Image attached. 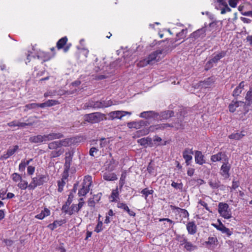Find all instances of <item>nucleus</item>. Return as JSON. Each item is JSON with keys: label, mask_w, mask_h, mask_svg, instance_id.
Masks as SVG:
<instances>
[{"label": "nucleus", "mask_w": 252, "mask_h": 252, "mask_svg": "<svg viewBox=\"0 0 252 252\" xmlns=\"http://www.w3.org/2000/svg\"><path fill=\"white\" fill-rule=\"evenodd\" d=\"M226 52L224 51H221L218 53L214 55L212 59L207 62L206 65H208V67L212 66L211 64L213 63H217L220 59L223 58L226 55Z\"/></svg>", "instance_id": "obj_9"}, {"label": "nucleus", "mask_w": 252, "mask_h": 252, "mask_svg": "<svg viewBox=\"0 0 252 252\" xmlns=\"http://www.w3.org/2000/svg\"><path fill=\"white\" fill-rule=\"evenodd\" d=\"M219 182L218 181H213L210 180L209 181V184L210 186L213 189H217L219 187L220 184Z\"/></svg>", "instance_id": "obj_48"}, {"label": "nucleus", "mask_w": 252, "mask_h": 252, "mask_svg": "<svg viewBox=\"0 0 252 252\" xmlns=\"http://www.w3.org/2000/svg\"><path fill=\"white\" fill-rule=\"evenodd\" d=\"M207 31V27L205 25L201 29H198L191 34V36L195 38H203L206 35V32Z\"/></svg>", "instance_id": "obj_13"}, {"label": "nucleus", "mask_w": 252, "mask_h": 252, "mask_svg": "<svg viewBox=\"0 0 252 252\" xmlns=\"http://www.w3.org/2000/svg\"><path fill=\"white\" fill-rule=\"evenodd\" d=\"M218 212L225 219L232 218V212L229 205L226 203L220 202L218 205Z\"/></svg>", "instance_id": "obj_2"}, {"label": "nucleus", "mask_w": 252, "mask_h": 252, "mask_svg": "<svg viewBox=\"0 0 252 252\" xmlns=\"http://www.w3.org/2000/svg\"><path fill=\"white\" fill-rule=\"evenodd\" d=\"M231 166L228 162V159H225L220 167V174L224 178H228L230 176L229 171Z\"/></svg>", "instance_id": "obj_7"}, {"label": "nucleus", "mask_w": 252, "mask_h": 252, "mask_svg": "<svg viewBox=\"0 0 252 252\" xmlns=\"http://www.w3.org/2000/svg\"><path fill=\"white\" fill-rule=\"evenodd\" d=\"M149 133V129L145 128H143L141 130L137 131L136 132L135 135L137 136H140L147 135Z\"/></svg>", "instance_id": "obj_45"}, {"label": "nucleus", "mask_w": 252, "mask_h": 252, "mask_svg": "<svg viewBox=\"0 0 252 252\" xmlns=\"http://www.w3.org/2000/svg\"><path fill=\"white\" fill-rule=\"evenodd\" d=\"M36 57L37 59L41 60L43 62L48 61L52 58L49 53L39 50L37 52Z\"/></svg>", "instance_id": "obj_16"}, {"label": "nucleus", "mask_w": 252, "mask_h": 252, "mask_svg": "<svg viewBox=\"0 0 252 252\" xmlns=\"http://www.w3.org/2000/svg\"><path fill=\"white\" fill-rule=\"evenodd\" d=\"M19 148V146L17 145L14 146L13 148H9L7 150V152L11 156L14 154V153L17 151Z\"/></svg>", "instance_id": "obj_53"}, {"label": "nucleus", "mask_w": 252, "mask_h": 252, "mask_svg": "<svg viewBox=\"0 0 252 252\" xmlns=\"http://www.w3.org/2000/svg\"><path fill=\"white\" fill-rule=\"evenodd\" d=\"M225 159H228V158L225 154L221 152H220L217 154L214 155L212 156L211 158V160L213 162L219 161L221 160H223V162H224Z\"/></svg>", "instance_id": "obj_18"}, {"label": "nucleus", "mask_w": 252, "mask_h": 252, "mask_svg": "<svg viewBox=\"0 0 252 252\" xmlns=\"http://www.w3.org/2000/svg\"><path fill=\"white\" fill-rule=\"evenodd\" d=\"M71 159L72 158L70 156H66L65 157V162L64 163V172H68L70 168Z\"/></svg>", "instance_id": "obj_38"}, {"label": "nucleus", "mask_w": 252, "mask_h": 252, "mask_svg": "<svg viewBox=\"0 0 252 252\" xmlns=\"http://www.w3.org/2000/svg\"><path fill=\"white\" fill-rule=\"evenodd\" d=\"M64 153V149L60 148L52 151L50 155L51 158H55L59 157Z\"/></svg>", "instance_id": "obj_29"}, {"label": "nucleus", "mask_w": 252, "mask_h": 252, "mask_svg": "<svg viewBox=\"0 0 252 252\" xmlns=\"http://www.w3.org/2000/svg\"><path fill=\"white\" fill-rule=\"evenodd\" d=\"M166 51L158 50L151 53L148 57L150 64H153L160 61L164 56Z\"/></svg>", "instance_id": "obj_4"}, {"label": "nucleus", "mask_w": 252, "mask_h": 252, "mask_svg": "<svg viewBox=\"0 0 252 252\" xmlns=\"http://www.w3.org/2000/svg\"><path fill=\"white\" fill-rule=\"evenodd\" d=\"M176 240L181 246H184L188 241V238L184 235H178Z\"/></svg>", "instance_id": "obj_34"}, {"label": "nucleus", "mask_w": 252, "mask_h": 252, "mask_svg": "<svg viewBox=\"0 0 252 252\" xmlns=\"http://www.w3.org/2000/svg\"><path fill=\"white\" fill-rule=\"evenodd\" d=\"M92 177L90 176H85L83 181L82 188L79 190V196L85 195L90 190V187L92 184Z\"/></svg>", "instance_id": "obj_5"}, {"label": "nucleus", "mask_w": 252, "mask_h": 252, "mask_svg": "<svg viewBox=\"0 0 252 252\" xmlns=\"http://www.w3.org/2000/svg\"><path fill=\"white\" fill-rule=\"evenodd\" d=\"M47 107L52 106L59 104V102L56 100H48L46 101Z\"/></svg>", "instance_id": "obj_54"}, {"label": "nucleus", "mask_w": 252, "mask_h": 252, "mask_svg": "<svg viewBox=\"0 0 252 252\" xmlns=\"http://www.w3.org/2000/svg\"><path fill=\"white\" fill-rule=\"evenodd\" d=\"M205 243L211 247H214L218 245V239L216 237H209L208 238V241H206Z\"/></svg>", "instance_id": "obj_31"}, {"label": "nucleus", "mask_w": 252, "mask_h": 252, "mask_svg": "<svg viewBox=\"0 0 252 252\" xmlns=\"http://www.w3.org/2000/svg\"><path fill=\"white\" fill-rule=\"evenodd\" d=\"M195 162L200 165L203 164L205 163L204 159V156L202 153L200 151H196L195 153Z\"/></svg>", "instance_id": "obj_24"}, {"label": "nucleus", "mask_w": 252, "mask_h": 252, "mask_svg": "<svg viewBox=\"0 0 252 252\" xmlns=\"http://www.w3.org/2000/svg\"><path fill=\"white\" fill-rule=\"evenodd\" d=\"M244 87V82H241L238 86H237L234 90L233 95L234 96H238L242 91Z\"/></svg>", "instance_id": "obj_30"}, {"label": "nucleus", "mask_w": 252, "mask_h": 252, "mask_svg": "<svg viewBox=\"0 0 252 252\" xmlns=\"http://www.w3.org/2000/svg\"><path fill=\"white\" fill-rule=\"evenodd\" d=\"M29 185L28 182L22 179L21 181H20L18 183L17 186L21 189H26L27 188H29Z\"/></svg>", "instance_id": "obj_39"}, {"label": "nucleus", "mask_w": 252, "mask_h": 252, "mask_svg": "<svg viewBox=\"0 0 252 252\" xmlns=\"http://www.w3.org/2000/svg\"><path fill=\"white\" fill-rule=\"evenodd\" d=\"M229 4L232 7H236L237 4V0H229Z\"/></svg>", "instance_id": "obj_63"}, {"label": "nucleus", "mask_w": 252, "mask_h": 252, "mask_svg": "<svg viewBox=\"0 0 252 252\" xmlns=\"http://www.w3.org/2000/svg\"><path fill=\"white\" fill-rule=\"evenodd\" d=\"M117 207L126 211L130 216H134L135 215V213L131 211L126 204L124 203L119 202L117 203Z\"/></svg>", "instance_id": "obj_19"}, {"label": "nucleus", "mask_w": 252, "mask_h": 252, "mask_svg": "<svg viewBox=\"0 0 252 252\" xmlns=\"http://www.w3.org/2000/svg\"><path fill=\"white\" fill-rule=\"evenodd\" d=\"M218 222H219V224L213 223L212 225L217 230L220 231L222 233L226 234L227 236H230L232 234V232L228 228H226L220 220H218Z\"/></svg>", "instance_id": "obj_10"}, {"label": "nucleus", "mask_w": 252, "mask_h": 252, "mask_svg": "<svg viewBox=\"0 0 252 252\" xmlns=\"http://www.w3.org/2000/svg\"><path fill=\"white\" fill-rule=\"evenodd\" d=\"M243 102L239 101H233L229 105V110L231 112H234L236 109L240 105L243 104Z\"/></svg>", "instance_id": "obj_28"}, {"label": "nucleus", "mask_w": 252, "mask_h": 252, "mask_svg": "<svg viewBox=\"0 0 252 252\" xmlns=\"http://www.w3.org/2000/svg\"><path fill=\"white\" fill-rule=\"evenodd\" d=\"M193 154V152L191 149L186 148L184 151L183 153V157L187 165L189 164V161L192 159V156Z\"/></svg>", "instance_id": "obj_12"}, {"label": "nucleus", "mask_w": 252, "mask_h": 252, "mask_svg": "<svg viewBox=\"0 0 252 252\" xmlns=\"http://www.w3.org/2000/svg\"><path fill=\"white\" fill-rule=\"evenodd\" d=\"M113 105H115V103L111 100H100L95 102L93 107L94 108H103L106 107H110Z\"/></svg>", "instance_id": "obj_8"}, {"label": "nucleus", "mask_w": 252, "mask_h": 252, "mask_svg": "<svg viewBox=\"0 0 252 252\" xmlns=\"http://www.w3.org/2000/svg\"><path fill=\"white\" fill-rule=\"evenodd\" d=\"M147 64H150V63L149 62V60H148V58L147 59H142V60L139 61L137 63V65L140 67H144V66L147 65Z\"/></svg>", "instance_id": "obj_43"}, {"label": "nucleus", "mask_w": 252, "mask_h": 252, "mask_svg": "<svg viewBox=\"0 0 252 252\" xmlns=\"http://www.w3.org/2000/svg\"><path fill=\"white\" fill-rule=\"evenodd\" d=\"M119 198V191L117 188L115 189H113L112 191L111 194L109 197V199L111 202H115L117 201V199Z\"/></svg>", "instance_id": "obj_33"}, {"label": "nucleus", "mask_w": 252, "mask_h": 252, "mask_svg": "<svg viewBox=\"0 0 252 252\" xmlns=\"http://www.w3.org/2000/svg\"><path fill=\"white\" fill-rule=\"evenodd\" d=\"M222 5H223L224 7L221 9L220 13L221 14H224L227 12L231 11V9L228 6L226 3H225V4H222Z\"/></svg>", "instance_id": "obj_56"}, {"label": "nucleus", "mask_w": 252, "mask_h": 252, "mask_svg": "<svg viewBox=\"0 0 252 252\" xmlns=\"http://www.w3.org/2000/svg\"><path fill=\"white\" fill-rule=\"evenodd\" d=\"M137 142L141 145L147 147L148 146H151L152 140L149 137H144L138 140Z\"/></svg>", "instance_id": "obj_20"}, {"label": "nucleus", "mask_w": 252, "mask_h": 252, "mask_svg": "<svg viewBox=\"0 0 252 252\" xmlns=\"http://www.w3.org/2000/svg\"><path fill=\"white\" fill-rule=\"evenodd\" d=\"M50 213L49 209L47 208H44V209L41 211L40 214L35 216V218L39 220H43L45 217L49 216Z\"/></svg>", "instance_id": "obj_23"}, {"label": "nucleus", "mask_w": 252, "mask_h": 252, "mask_svg": "<svg viewBox=\"0 0 252 252\" xmlns=\"http://www.w3.org/2000/svg\"><path fill=\"white\" fill-rule=\"evenodd\" d=\"M174 116V112L171 110H168L166 111L161 113L158 117V120L167 119Z\"/></svg>", "instance_id": "obj_26"}, {"label": "nucleus", "mask_w": 252, "mask_h": 252, "mask_svg": "<svg viewBox=\"0 0 252 252\" xmlns=\"http://www.w3.org/2000/svg\"><path fill=\"white\" fill-rule=\"evenodd\" d=\"M147 122L141 120L139 122H133L128 123V126L129 128H135L140 129L147 126Z\"/></svg>", "instance_id": "obj_14"}, {"label": "nucleus", "mask_w": 252, "mask_h": 252, "mask_svg": "<svg viewBox=\"0 0 252 252\" xmlns=\"http://www.w3.org/2000/svg\"><path fill=\"white\" fill-rule=\"evenodd\" d=\"M106 119L105 114L100 112L92 113L85 115L84 116V119L86 122L92 124L99 123Z\"/></svg>", "instance_id": "obj_1"}, {"label": "nucleus", "mask_w": 252, "mask_h": 252, "mask_svg": "<svg viewBox=\"0 0 252 252\" xmlns=\"http://www.w3.org/2000/svg\"><path fill=\"white\" fill-rule=\"evenodd\" d=\"M80 209L78 208L77 205L73 204L68 210V214L71 215L74 213L78 212Z\"/></svg>", "instance_id": "obj_42"}, {"label": "nucleus", "mask_w": 252, "mask_h": 252, "mask_svg": "<svg viewBox=\"0 0 252 252\" xmlns=\"http://www.w3.org/2000/svg\"><path fill=\"white\" fill-rule=\"evenodd\" d=\"M171 186L177 189L182 190L183 189V185L182 183H178L175 182H172Z\"/></svg>", "instance_id": "obj_50"}, {"label": "nucleus", "mask_w": 252, "mask_h": 252, "mask_svg": "<svg viewBox=\"0 0 252 252\" xmlns=\"http://www.w3.org/2000/svg\"><path fill=\"white\" fill-rule=\"evenodd\" d=\"M126 178V174L125 173H123L121 175V177L120 180V183L121 184V186H123L125 184V181Z\"/></svg>", "instance_id": "obj_62"}, {"label": "nucleus", "mask_w": 252, "mask_h": 252, "mask_svg": "<svg viewBox=\"0 0 252 252\" xmlns=\"http://www.w3.org/2000/svg\"><path fill=\"white\" fill-rule=\"evenodd\" d=\"M47 176L45 175L39 174L36 177L32 178V182L29 185L30 189H33L36 187L43 185L46 182Z\"/></svg>", "instance_id": "obj_3"}, {"label": "nucleus", "mask_w": 252, "mask_h": 252, "mask_svg": "<svg viewBox=\"0 0 252 252\" xmlns=\"http://www.w3.org/2000/svg\"><path fill=\"white\" fill-rule=\"evenodd\" d=\"M177 210L178 211V213L180 214L181 216H182L184 218H187L189 217V214L188 212L184 209H181V208H177Z\"/></svg>", "instance_id": "obj_49"}, {"label": "nucleus", "mask_w": 252, "mask_h": 252, "mask_svg": "<svg viewBox=\"0 0 252 252\" xmlns=\"http://www.w3.org/2000/svg\"><path fill=\"white\" fill-rule=\"evenodd\" d=\"M48 148L53 150L58 148H60L59 141H55L49 143Z\"/></svg>", "instance_id": "obj_40"}, {"label": "nucleus", "mask_w": 252, "mask_h": 252, "mask_svg": "<svg viewBox=\"0 0 252 252\" xmlns=\"http://www.w3.org/2000/svg\"><path fill=\"white\" fill-rule=\"evenodd\" d=\"M103 178L105 180L109 181H115L118 179L115 174L110 172L104 173L103 175Z\"/></svg>", "instance_id": "obj_27"}, {"label": "nucleus", "mask_w": 252, "mask_h": 252, "mask_svg": "<svg viewBox=\"0 0 252 252\" xmlns=\"http://www.w3.org/2000/svg\"><path fill=\"white\" fill-rule=\"evenodd\" d=\"M35 171V167L32 166H29L27 168V172L29 175H32Z\"/></svg>", "instance_id": "obj_60"}, {"label": "nucleus", "mask_w": 252, "mask_h": 252, "mask_svg": "<svg viewBox=\"0 0 252 252\" xmlns=\"http://www.w3.org/2000/svg\"><path fill=\"white\" fill-rule=\"evenodd\" d=\"M73 195L72 194V193H70V194L68 195V199L66 202V203L67 204V205H70V204H71V203L72 202V201L73 200Z\"/></svg>", "instance_id": "obj_64"}, {"label": "nucleus", "mask_w": 252, "mask_h": 252, "mask_svg": "<svg viewBox=\"0 0 252 252\" xmlns=\"http://www.w3.org/2000/svg\"><path fill=\"white\" fill-rule=\"evenodd\" d=\"M245 136V134L242 131L240 132H237L235 133H232L229 135V138L231 139H234L236 140H239L242 139Z\"/></svg>", "instance_id": "obj_32"}, {"label": "nucleus", "mask_w": 252, "mask_h": 252, "mask_svg": "<svg viewBox=\"0 0 252 252\" xmlns=\"http://www.w3.org/2000/svg\"><path fill=\"white\" fill-rule=\"evenodd\" d=\"M98 151V150L95 148V147H92L90 149L89 151V154L92 157H94L95 155H96Z\"/></svg>", "instance_id": "obj_58"}, {"label": "nucleus", "mask_w": 252, "mask_h": 252, "mask_svg": "<svg viewBox=\"0 0 252 252\" xmlns=\"http://www.w3.org/2000/svg\"><path fill=\"white\" fill-rule=\"evenodd\" d=\"M139 116L145 119L153 118L154 120H158L159 114L153 111H148L141 113Z\"/></svg>", "instance_id": "obj_11"}, {"label": "nucleus", "mask_w": 252, "mask_h": 252, "mask_svg": "<svg viewBox=\"0 0 252 252\" xmlns=\"http://www.w3.org/2000/svg\"><path fill=\"white\" fill-rule=\"evenodd\" d=\"M102 222L98 220V223L95 228L94 231L96 233H99L102 230Z\"/></svg>", "instance_id": "obj_51"}, {"label": "nucleus", "mask_w": 252, "mask_h": 252, "mask_svg": "<svg viewBox=\"0 0 252 252\" xmlns=\"http://www.w3.org/2000/svg\"><path fill=\"white\" fill-rule=\"evenodd\" d=\"M32 160V158H30L29 160L27 161L22 160L21 162L19 164V168L20 170L23 171L25 170V168L27 165H28L30 163Z\"/></svg>", "instance_id": "obj_41"}, {"label": "nucleus", "mask_w": 252, "mask_h": 252, "mask_svg": "<svg viewBox=\"0 0 252 252\" xmlns=\"http://www.w3.org/2000/svg\"><path fill=\"white\" fill-rule=\"evenodd\" d=\"M187 32V30L186 29L182 30L181 32H180L177 34V37L179 39L183 38L184 37H185Z\"/></svg>", "instance_id": "obj_57"}, {"label": "nucleus", "mask_w": 252, "mask_h": 252, "mask_svg": "<svg viewBox=\"0 0 252 252\" xmlns=\"http://www.w3.org/2000/svg\"><path fill=\"white\" fill-rule=\"evenodd\" d=\"M214 82L215 79L213 77H209L205 80L204 81L201 82L199 85L202 87L207 88L211 87Z\"/></svg>", "instance_id": "obj_22"}, {"label": "nucleus", "mask_w": 252, "mask_h": 252, "mask_svg": "<svg viewBox=\"0 0 252 252\" xmlns=\"http://www.w3.org/2000/svg\"><path fill=\"white\" fill-rule=\"evenodd\" d=\"M60 147L61 148L62 146L66 147L69 146L71 143V139L69 138L64 139L62 140H59Z\"/></svg>", "instance_id": "obj_37"}, {"label": "nucleus", "mask_w": 252, "mask_h": 252, "mask_svg": "<svg viewBox=\"0 0 252 252\" xmlns=\"http://www.w3.org/2000/svg\"><path fill=\"white\" fill-rule=\"evenodd\" d=\"M184 248L188 251L191 252L195 250L197 247L196 246L193 245L191 242L189 241L184 245Z\"/></svg>", "instance_id": "obj_35"}, {"label": "nucleus", "mask_w": 252, "mask_h": 252, "mask_svg": "<svg viewBox=\"0 0 252 252\" xmlns=\"http://www.w3.org/2000/svg\"><path fill=\"white\" fill-rule=\"evenodd\" d=\"M141 193L145 196V198L146 199L149 195L152 194L154 193V190L145 188L141 190Z\"/></svg>", "instance_id": "obj_44"}, {"label": "nucleus", "mask_w": 252, "mask_h": 252, "mask_svg": "<svg viewBox=\"0 0 252 252\" xmlns=\"http://www.w3.org/2000/svg\"><path fill=\"white\" fill-rule=\"evenodd\" d=\"M63 135L61 133H51L48 134H44L45 141H51L54 139L63 138Z\"/></svg>", "instance_id": "obj_15"}, {"label": "nucleus", "mask_w": 252, "mask_h": 252, "mask_svg": "<svg viewBox=\"0 0 252 252\" xmlns=\"http://www.w3.org/2000/svg\"><path fill=\"white\" fill-rule=\"evenodd\" d=\"M171 126L168 124H162L155 126L154 127L156 129H163L167 127H170Z\"/></svg>", "instance_id": "obj_55"}, {"label": "nucleus", "mask_w": 252, "mask_h": 252, "mask_svg": "<svg viewBox=\"0 0 252 252\" xmlns=\"http://www.w3.org/2000/svg\"><path fill=\"white\" fill-rule=\"evenodd\" d=\"M159 221H167L169 223V227H172L173 224H174V222L172 220H171L168 218L160 219L159 220Z\"/></svg>", "instance_id": "obj_61"}, {"label": "nucleus", "mask_w": 252, "mask_h": 252, "mask_svg": "<svg viewBox=\"0 0 252 252\" xmlns=\"http://www.w3.org/2000/svg\"><path fill=\"white\" fill-rule=\"evenodd\" d=\"M186 227L189 234L193 235L197 232V226L194 221L189 222L186 225Z\"/></svg>", "instance_id": "obj_17"}, {"label": "nucleus", "mask_w": 252, "mask_h": 252, "mask_svg": "<svg viewBox=\"0 0 252 252\" xmlns=\"http://www.w3.org/2000/svg\"><path fill=\"white\" fill-rule=\"evenodd\" d=\"M246 99L248 101V105H250L252 102V89L248 91L246 95Z\"/></svg>", "instance_id": "obj_47"}, {"label": "nucleus", "mask_w": 252, "mask_h": 252, "mask_svg": "<svg viewBox=\"0 0 252 252\" xmlns=\"http://www.w3.org/2000/svg\"><path fill=\"white\" fill-rule=\"evenodd\" d=\"M38 103H33L31 104H27L25 106V109L24 110L27 111L29 110L32 109L37 107Z\"/></svg>", "instance_id": "obj_52"}, {"label": "nucleus", "mask_w": 252, "mask_h": 252, "mask_svg": "<svg viewBox=\"0 0 252 252\" xmlns=\"http://www.w3.org/2000/svg\"><path fill=\"white\" fill-rule=\"evenodd\" d=\"M66 221L64 220H57L54 221L53 223L49 224L48 225V227L51 230H53L57 227L62 225Z\"/></svg>", "instance_id": "obj_25"}, {"label": "nucleus", "mask_w": 252, "mask_h": 252, "mask_svg": "<svg viewBox=\"0 0 252 252\" xmlns=\"http://www.w3.org/2000/svg\"><path fill=\"white\" fill-rule=\"evenodd\" d=\"M11 178L13 181L15 183H19L22 179L21 175L17 173H14L12 174Z\"/></svg>", "instance_id": "obj_46"}, {"label": "nucleus", "mask_w": 252, "mask_h": 252, "mask_svg": "<svg viewBox=\"0 0 252 252\" xmlns=\"http://www.w3.org/2000/svg\"><path fill=\"white\" fill-rule=\"evenodd\" d=\"M132 114L130 112L125 111H114L109 112L108 114V120H114L115 119H122V118L126 115H131Z\"/></svg>", "instance_id": "obj_6"}, {"label": "nucleus", "mask_w": 252, "mask_h": 252, "mask_svg": "<svg viewBox=\"0 0 252 252\" xmlns=\"http://www.w3.org/2000/svg\"><path fill=\"white\" fill-rule=\"evenodd\" d=\"M29 141L31 142L34 143H41L45 141V138H44V135H37L35 136H31L29 138Z\"/></svg>", "instance_id": "obj_21"}, {"label": "nucleus", "mask_w": 252, "mask_h": 252, "mask_svg": "<svg viewBox=\"0 0 252 252\" xmlns=\"http://www.w3.org/2000/svg\"><path fill=\"white\" fill-rule=\"evenodd\" d=\"M67 41V38L66 37H63L60 39L58 42L57 43V47L58 49H62L63 46L66 44Z\"/></svg>", "instance_id": "obj_36"}, {"label": "nucleus", "mask_w": 252, "mask_h": 252, "mask_svg": "<svg viewBox=\"0 0 252 252\" xmlns=\"http://www.w3.org/2000/svg\"><path fill=\"white\" fill-rule=\"evenodd\" d=\"M154 141L155 142H160V143L158 144V145H165L166 144V141H164L163 142H162V139L158 136H156L154 139Z\"/></svg>", "instance_id": "obj_59"}]
</instances>
